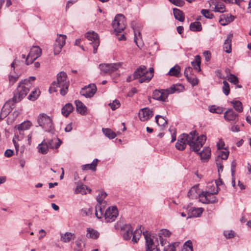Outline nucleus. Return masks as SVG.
<instances>
[{"label":"nucleus","mask_w":251,"mask_h":251,"mask_svg":"<svg viewBox=\"0 0 251 251\" xmlns=\"http://www.w3.org/2000/svg\"><path fill=\"white\" fill-rule=\"evenodd\" d=\"M134 42L136 43V45L138 47H139L140 45H138V42L141 39V33L139 32H137L135 30H134Z\"/></svg>","instance_id":"nucleus-55"},{"label":"nucleus","mask_w":251,"mask_h":251,"mask_svg":"<svg viewBox=\"0 0 251 251\" xmlns=\"http://www.w3.org/2000/svg\"><path fill=\"white\" fill-rule=\"evenodd\" d=\"M12 102L11 100L6 101L4 106L1 109L0 114L6 117L10 113L12 107L10 105V103Z\"/></svg>","instance_id":"nucleus-30"},{"label":"nucleus","mask_w":251,"mask_h":251,"mask_svg":"<svg viewBox=\"0 0 251 251\" xmlns=\"http://www.w3.org/2000/svg\"><path fill=\"white\" fill-rule=\"evenodd\" d=\"M85 37L90 42V44L93 46V53H96L100 45L98 35L94 31L88 32L86 34Z\"/></svg>","instance_id":"nucleus-11"},{"label":"nucleus","mask_w":251,"mask_h":251,"mask_svg":"<svg viewBox=\"0 0 251 251\" xmlns=\"http://www.w3.org/2000/svg\"><path fill=\"white\" fill-rule=\"evenodd\" d=\"M175 244H168L167 246L164 247L163 251H175Z\"/></svg>","instance_id":"nucleus-61"},{"label":"nucleus","mask_w":251,"mask_h":251,"mask_svg":"<svg viewBox=\"0 0 251 251\" xmlns=\"http://www.w3.org/2000/svg\"><path fill=\"white\" fill-rule=\"evenodd\" d=\"M186 78L188 81L193 86H195L198 84L199 80L198 78L194 76L193 75H191Z\"/></svg>","instance_id":"nucleus-50"},{"label":"nucleus","mask_w":251,"mask_h":251,"mask_svg":"<svg viewBox=\"0 0 251 251\" xmlns=\"http://www.w3.org/2000/svg\"><path fill=\"white\" fill-rule=\"evenodd\" d=\"M153 68L151 67L148 71L145 66L142 65L138 68L133 74V79H139L141 83L148 82L153 76Z\"/></svg>","instance_id":"nucleus-3"},{"label":"nucleus","mask_w":251,"mask_h":251,"mask_svg":"<svg viewBox=\"0 0 251 251\" xmlns=\"http://www.w3.org/2000/svg\"><path fill=\"white\" fill-rule=\"evenodd\" d=\"M234 108L237 111L241 112L243 111L242 104L238 100H233L231 101Z\"/></svg>","instance_id":"nucleus-43"},{"label":"nucleus","mask_w":251,"mask_h":251,"mask_svg":"<svg viewBox=\"0 0 251 251\" xmlns=\"http://www.w3.org/2000/svg\"><path fill=\"white\" fill-rule=\"evenodd\" d=\"M203 209L202 208H196L194 207H191L189 209V217H200L203 212Z\"/></svg>","instance_id":"nucleus-23"},{"label":"nucleus","mask_w":251,"mask_h":251,"mask_svg":"<svg viewBox=\"0 0 251 251\" xmlns=\"http://www.w3.org/2000/svg\"><path fill=\"white\" fill-rule=\"evenodd\" d=\"M228 80L230 82L235 85H236L239 82V80L238 77L235 75L229 74L227 75Z\"/></svg>","instance_id":"nucleus-48"},{"label":"nucleus","mask_w":251,"mask_h":251,"mask_svg":"<svg viewBox=\"0 0 251 251\" xmlns=\"http://www.w3.org/2000/svg\"><path fill=\"white\" fill-rule=\"evenodd\" d=\"M118 215V211L117 207L112 206L106 209L104 214V217L106 222L111 223L116 220Z\"/></svg>","instance_id":"nucleus-12"},{"label":"nucleus","mask_w":251,"mask_h":251,"mask_svg":"<svg viewBox=\"0 0 251 251\" xmlns=\"http://www.w3.org/2000/svg\"><path fill=\"white\" fill-rule=\"evenodd\" d=\"M106 196L107 194L105 192L103 191L100 192L96 198L98 203H102V202H106L105 201H104Z\"/></svg>","instance_id":"nucleus-47"},{"label":"nucleus","mask_w":251,"mask_h":251,"mask_svg":"<svg viewBox=\"0 0 251 251\" xmlns=\"http://www.w3.org/2000/svg\"><path fill=\"white\" fill-rule=\"evenodd\" d=\"M143 234L146 240V251H160L157 238L151 237L148 231L143 232Z\"/></svg>","instance_id":"nucleus-6"},{"label":"nucleus","mask_w":251,"mask_h":251,"mask_svg":"<svg viewBox=\"0 0 251 251\" xmlns=\"http://www.w3.org/2000/svg\"><path fill=\"white\" fill-rule=\"evenodd\" d=\"M39 126L45 131L52 134L54 133V126L52 118L45 113L39 115L37 118Z\"/></svg>","instance_id":"nucleus-5"},{"label":"nucleus","mask_w":251,"mask_h":251,"mask_svg":"<svg viewBox=\"0 0 251 251\" xmlns=\"http://www.w3.org/2000/svg\"><path fill=\"white\" fill-rule=\"evenodd\" d=\"M172 3L177 6H182L184 4L183 0H169Z\"/></svg>","instance_id":"nucleus-60"},{"label":"nucleus","mask_w":251,"mask_h":251,"mask_svg":"<svg viewBox=\"0 0 251 251\" xmlns=\"http://www.w3.org/2000/svg\"><path fill=\"white\" fill-rule=\"evenodd\" d=\"M75 235L71 232H66L61 236V240L64 242L68 243L70 242L72 240H74Z\"/></svg>","instance_id":"nucleus-34"},{"label":"nucleus","mask_w":251,"mask_h":251,"mask_svg":"<svg viewBox=\"0 0 251 251\" xmlns=\"http://www.w3.org/2000/svg\"><path fill=\"white\" fill-rule=\"evenodd\" d=\"M223 93L226 95V96H227L230 92V88H229V84L227 83V82L226 80H224L223 81Z\"/></svg>","instance_id":"nucleus-52"},{"label":"nucleus","mask_w":251,"mask_h":251,"mask_svg":"<svg viewBox=\"0 0 251 251\" xmlns=\"http://www.w3.org/2000/svg\"><path fill=\"white\" fill-rule=\"evenodd\" d=\"M201 14L206 18L211 19L214 17V15L207 9H202Z\"/></svg>","instance_id":"nucleus-53"},{"label":"nucleus","mask_w":251,"mask_h":251,"mask_svg":"<svg viewBox=\"0 0 251 251\" xmlns=\"http://www.w3.org/2000/svg\"><path fill=\"white\" fill-rule=\"evenodd\" d=\"M109 64H102L99 65V68L101 74L105 75L108 74Z\"/></svg>","instance_id":"nucleus-46"},{"label":"nucleus","mask_w":251,"mask_h":251,"mask_svg":"<svg viewBox=\"0 0 251 251\" xmlns=\"http://www.w3.org/2000/svg\"><path fill=\"white\" fill-rule=\"evenodd\" d=\"M203 55L205 57V60L206 61L208 62L210 61L211 58V53L209 51H205L203 52Z\"/></svg>","instance_id":"nucleus-64"},{"label":"nucleus","mask_w":251,"mask_h":251,"mask_svg":"<svg viewBox=\"0 0 251 251\" xmlns=\"http://www.w3.org/2000/svg\"><path fill=\"white\" fill-rule=\"evenodd\" d=\"M192 71V68L191 67H188L185 68L184 72V75L186 77L191 75V73Z\"/></svg>","instance_id":"nucleus-63"},{"label":"nucleus","mask_w":251,"mask_h":251,"mask_svg":"<svg viewBox=\"0 0 251 251\" xmlns=\"http://www.w3.org/2000/svg\"><path fill=\"white\" fill-rule=\"evenodd\" d=\"M190 29L193 31H200L202 29L201 23L199 22L192 23L190 25Z\"/></svg>","instance_id":"nucleus-40"},{"label":"nucleus","mask_w":251,"mask_h":251,"mask_svg":"<svg viewBox=\"0 0 251 251\" xmlns=\"http://www.w3.org/2000/svg\"><path fill=\"white\" fill-rule=\"evenodd\" d=\"M206 137L204 135L198 136L196 131H191L189 134L183 133L178 137V142L189 145L191 150L199 153L200 149L204 144Z\"/></svg>","instance_id":"nucleus-1"},{"label":"nucleus","mask_w":251,"mask_h":251,"mask_svg":"<svg viewBox=\"0 0 251 251\" xmlns=\"http://www.w3.org/2000/svg\"><path fill=\"white\" fill-rule=\"evenodd\" d=\"M174 15L175 19L180 22H183L184 20V16L183 13L180 10L177 8L173 9Z\"/></svg>","instance_id":"nucleus-33"},{"label":"nucleus","mask_w":251,"mask_h":251,"mask_svg":"<svg viewBox=\"0 0 251 251\" xmlns=\"http://www.w3.org/2000/svg\"><path fill=\"white\" fill-rule=\"evenodd\" d=\"M112 26L117 33L122 32L126 27L125 24V17L119 14L117 15L112 23Z\"/></svg>","instance_id":"nucleus-8"},{"label":"nucleus","mask_w":251,"mask_h":251,"mask_svg":"<svg viewBox=\"0 0 251 251\" xmlns=\"http://www.w3.org/2000/svg\"><path fill=\"white\" fill-rule=\"evenodd\" d=\"M76 105V109L77 111L82 115L87 114V107L80 100H76L75 101Z\"/></svg>","instance_id":"nucleus-25"},{"label":"nucleus","mask_w":251,"mask_h":251,"mask_svg":"<svg viewBox=\"0 0 251 251\" xmlns=\"http://www.w3.org/2000/svg\"><path fill=\"white\" fill-rule=\"evenodd\" d=\"M103 134L109 139H114L116 137V134L109 128H102Z\"/></svg>","instance_id":"nucleus-41"},{"label":"nucleus","mask_w":251,"mask_h":251,"mask_svg":"<svg viewBox=\"0 0 251 251\" xmlns=\"http://www.w3.org/2000/svg\"><path fill=\"white\" fill-rule=\"evenodd\" d=\"M235 17L231 14H223L221 17L219 22L223 25H226L232 22Z\"/></svg>","instance_id":"nucleus-22"},{"label":"nucleus","mask_w":251,"mask_h":251,"mask_svg":"<svg viewBox=\"0 0 251 251\" xmlns=\"http://www.w3.org/2000/svg\"><path fill=\"white\" fill-rule=\"evenodd\" d=\"M38 151L42 154H46L49 151V147L47 142L44 139L41 143L38 146Z\"/></svg>","instance_id":"nucleus-27"},{"label":"nucleus","mask_w":251,"mask_h":251,"mask_svg":"<svg viewBox=\"0 0 251 251\" xmlns=\"http://www.w3.org/2000/svg\"><path fill=\"white\" fill-rule=\"evenodd\" d=\"M107 204L106 202H102V203H97L95 207V215L98 219L104 217V211Z\"/></svg>","instance_id":"nucleus-17"},{"label":"nucleus","mask_w":251,"mask_h":251,"mask_svg":"<svg viewBox=\"0 0 251 251\" xmlns=\"http://www.w3.org/2000/svg\"><path fill=\"white\" fill-rule=\"evenodd\" d=\"M42 54V50L39 46H33L26 57L25 64L29 65L39 57Z\"/></svg>","instance_id":"nucleus-9"},{"label":"nucleus","mask_w":251,"mask_h":251,"mask_svg":"<svg viewBox=\"0 0 251 251\" xmlns=\"http://www.w3.org/2000/svg\"><path fill=\"white\" fill-rule=\"evenodd\" d=\"M31 126V123L28 121H25L22 124L16 125L15 128L19 131L20 134H24V131L25 130L28 129Z\"/></svg>","instance_id":"nucleus-20"},{"label":"nucleus","mask_w":251,"mask_h":251,"mask_svg":"<svg viewBox=\"0 0 251 251\" xmlns=\"http://www.w3.org/2000/svg\"><path fill=\"white\" fill-rule=\"evenodd\" d=\"M18 78V75H9V82L11 85H13L17 80Z\"/></svg>","instance_id":"nucleus-62"},{"label":"nucleus","mask_w":251,"mask_h":251,"mask_svg":"<svg viewBox=\"0 0 251 251\" xmlns=\"http://www.w3.org/2000/svg\"><path fill=\"white\" fill-rule=\"evenodd\" d=\"M171 234V232L166 229H162L161 230H160L159 233V236H161L162 237H169L170 236V235Z\"/></svg>","instance_id":"nucleus-58"},{"label":"nucleus","mask_w":251,"mask_h":251,"mask_svg":"<svg viewBox=\"0 0 251 251\" xmlns=\"http://www.w3.org/2000/svg\"><path fill=\"white\" fill-rule=\"evenodd\" d=\"M66 36L63 34H60L56 38L53 45L54 55L58 54L61 51L62 48L65 44Z\"/></svg>","instance_id":"nucleus-13"},{"label":"nucleus","mask_w":251,"mask_h":251,"mask_svg":"<svg viewBox=\"0 0 251 251\" xmlns=\"http://www.w3.org/2000/svg\"><path fill=\"white\" fill-rule=\"evenodd\" d=\"M219 190L214 189L213 190L210 191H203L201 193L200 196V201L203 203H213L217 202L218 200L216 197L214 196L217 194Z\"/></svg>","instance_id":"nucleus-7"},{"label":"nucleus","mask_w":251,"mask_h":251,"mask_svg":"<svg viewBox=\"0 0 251 251\" xmlns=\"http://www.w3.org/2000/svg\"><path fill=\"white\" fill-rule=\"evenodd\" d=\"M233 35L229 34L227 35L226 39L225 40L223 48L226 53H230L231 51V41Z\"/></svg>","instance_id":"nucleus-24"},{"label":"nucleus","mask_w":251,"mask_h":251,"mask_svg":"<svg viewBox=\"0 0 251 251\" xmlns=\"http://www.w3.org/2000/svg\"><path fill=\"white\" fill-rule=\"evenodd\" d=\"M57 142H54V140L50 139L47 141L48 145L50 149H57L61 144V141L59 138H56Z\"/></svg>","instance_id":"nucleus-38"},{"label":"nucleus","mask_w":251,"mask_h":251,"mask_svg":"<svg viewBox=\"0 0 251 251\" xmlns=\"http://www.w3.org/2000/svg\"><path fill=\"white\" fill-rule=\"evenodd\" d=\"M96 90V86L94 84L89 85L88 87L83 88L80 91V94L86 98H91L94 95Z\"/></svg>","instance_id":"nucleus-14"},{"label":"nucleus","mask_w":251,"mask_h":251,"mask_svg":"<svg viewBox=\"0 0 251 251\" xmlns=\"http://www.w3.org/2000/svg\"><path fill=\"white\" fill-rule=\"evenodd\" d=\"M32 84L29 81L25 79L18 86L12 99V101L18 102L21 101L27 94L31 87Z\"/></svg>","instance_id":"nucleus-4"},{"label":"nucleus","mask_w":251,"mask_h":251,"mask_svg":"<svg viewBox=\"0 0 251 251\" xmlns=\"http://www.w3.org/2000/svg\"><path fill=\"white\" fill-rule=\"evenodd\" d=\"M121 67V63H120L109 64L108 74L111 75L112 74L116 72Z\"/></svg>","instance_id":"nucleus-37"},{"label":"nucleus","mask_w":251,"mask_h":251,"mask_svg":"<svg viewBox=\"0 0 251 251\" xmlns=\"http://www.w3.org/2000/svg\"><path fill=\"white\" fill-rule=\"evenodd\" d=\"M180 67L178 65H176L170 70L169 72L167 74V75L178 77L180 73Z\"/></svg>","instance_id":"nucleus-31"},{"label":"nucleus","mask_w":251,"mask_h":251,"mask_svg":"<svg viewBox=\"0 0 251 251\" xmlns=\"http://www.w3.org/2000/svg\"><path fill=\"white\" fill-rule=\"evenodd\" d=\"M73 105L70 103H68L62 108L61 113L64 116L67 117L73 111Z\"/></svg>","instance_id":"nucleus-26"},{"label":"nucleus","mask_w":251,"mask_h":251,"mask_svg":"<svg viewBox=\"0 0 251 251\" xmlns=\"http://www.w3.org/2000/svg\"><path fill=\"white\" fill-rule=\"evenodd\" d=\"M224 235L226 239H230L234 236V232L232 230H226L224 232Z\"/></svg>","instance_id":"nucleus-56"},{"label":"nucleus","mask_w":251,"mask_h":251,"mask_svg":"<svg viewBox=\"0 0 251 251\" xmlns=\"http://www.w3.org/2000/svg\"><path fill=\"white\" fill-rule=\"evenodd\" d=\"M40 91L36 89L34 91H32L31 94L28 96V99L30 100L34 101L36 100L40 95Z\"/></svg>","instance_id":"nucleus-45"},{"label":"nucleus","mask_w":251,"mask_h":251,"mask_svg":"<svg viewBox=\"0 0 251 251\" xmlns=\"http://www.w3.org/2000/svg\"><path fill=\"white\" fill-rule=\"evenodd\" d=\"M108 105L112 110H115L120 106L121 103L119 100H115L112 102H110Z\"/></svg>","instance_id":"nucleus-49"},{"label":"nucleus","mask_w":251,"mask_h":251,"mask_svg":"<svg viewBox=\"0 0 251 251\" xmlns=\"http://www.w3.org/2000/svg\"><path fill=\"white\" fill-rule=\"evenodd\" d=\"M86 190H88L89 193H90L91 190L88 188L86 185L83 184H77L75 189V194L80 193L82 195L86 194L87 193Z\"/></svg>","instance_id":"nucleus-29"},{"label":"nucleus","mask_w":251,"mask_h":251,"mask_svg":"<svg viewBox=\"0 0 251 251\" xmlns=\"http://www.w3.org/2000/svg\"><path fill=\"white\" fill-rule=\"evenodd\" d=\"M201 195V193L199 188L198 185L192 187L188 193V197L192 199H196L198 198L200 199Z\"/></svg>","instance_id":"nucleus-18"},{"label":"nucleus","mask_w":251,"mask_h":251,"mask_svg":"<svg viewBox=\"0 0 251 251\" xmlns=\"http://www.w3.org/2000/svg\"><path fill=\"white\" fill-rule=\"evenodd\" d=\"M199 153L202 159H207L208 158H209L211 154L210 149L208 147L205 148Z\"/></svg>","instance_id":"nucleus-39"},{"label":"nucleus","mask_w":251,"mask_h":251,"mask_svg":"<svg viewBox=\"0 0 251 251\" xmlns=\"http://www.w3.org/2000/svg\"><path fill=\"white\" fill-rule=\"evenodd\" d=\"M141 227L136 229L134 232H133L132 241L134 243H137L141 236Z\"/></svg>","instance_id":"nucleus-35"},{"label":"nucleus","mask_w":251,"mask_h":251,"mask_svg":"<svg viewBox=\"0 0 251 251\" xmlns=\"http://www.w3.org/2000/svg\"><path fill=\"white\" fill-rule=\"evenodd\" d=\"M67 74L64 72H61L57 75V81L52 82L49 91L50 93L52 91H57V88H60V93L62 96L65 95L67 92L69 85V81L67 79Z\"/></svg>","instance_id":"nucleus-2"},{"label":"nucleus","mask_w":251,"mask_h":251,"mask_svg":"<svg viewBox=\"0 0 251 251\" xmlns=\"http://www.w3.org/2000/svg\"><path fill=\"white\" fill-rule=\"evenodd\" d=\"M181 251H193L192 242L190 241L185 242Z\"/></svg>","instance_id":"nucleus-51"},{"label":"nucleus","mask_w":251,"mask_h":251,"mask_svg":"<svg viewBox=\"0 0 251 251\" xmlns=\"http://www.w3.org/2000/svg\"><path fill=\"white\" fill-rule=\"evenodd\" d=\"M153 115L152 111L147 107L142 109L139 112V117L142 121H147L152 117Z\"/></svg>","instance_id":"nucleus-15"},{"label":"nucleus","mask_w":251,"mask_h":251,"mask_svg":"<svg viewBox=\"0 0 251 251\" xmlns=\"http://www.w3.org/2000/svg\"><path fill=\"white\" fill-rule=\"evenodd\" d=\"M224 118L227 121L235 122L238 121V115L233 109H228L224 113Z\"/></svg>","instance_id":"nucleus-16"},{"label":"nucleus","mask_w":251,"mask_h":251,"mask_svg":"<svg viewBox=\"0 0 251 251\" xmlns=\"http://www.w3.org/2000/svg\"><path fill=\"white\" fill-rule=\"evenodd\" d=\"M208 4L207 7H210L212 5H214L215 7L212 9V11L216 12L224 13L226 12L225 6L223 4H216L214 0H210L207 1Z\"/></svg>","instance_id":"nucleus-19"},{"label":"nucleus","mask_w":251,"mask_h":251,"mask_svg":"<svg viewBox=\"0 0 251 251\" xmlns=\"http://www.w3.org/2000/svg\"><path fill=\"white\" fill-rule=\"evenodd\" d=\"M155 121L157 124L159 126H164L167 124V121L160 115H156L155 116Z\"/></svg>","instance_id":"nucleus-44"},{"label":"nucleus","mask_w":251,"mask_h":251,"mask_svg":"<svg viewBox=\"0 0 251 251\" xmlns=\"http://www.w3.org/2000/svg\"><path fill=\"white\" fill-rule=\"evenodd\" d=\"M98 162V159H95L92 163L85 164L82 166V170H91L92 171H96V167L97 166V163Z\"/></svg>","instance_id":"nucleus-32"},{"label":"nucleus","mask_w":251,"mask_h":251,"mask_svg":"<svg viewBox=\"0 0 251 251\" xmlns=\"http://www.w3.org/2000/svg\"><path fill=\"white\" fill-rule=\"evenodd\" d=\"M124 230L123 237L126 240L130 239L133 234V228L130 225H126L122 228Z\"/></svg>","instance_id":"nucleus-21"},{"label":"nucleus","mask_w":251,"mask_h":251,"mask_svg":"<svg viewBox=\"0 0 251 251\" xmlns=\"http://www.w3.org/2000/svg\"><path fill=\"white\" fill-rule=\"evenodd\" d=\"M161 96V93L160 92V90H155L153 92V98L154 99L160 101Z\"/></svg>","instance_id":"nucleus-57"},{"label":"nucleus","mask_w":251,"mask_h":251,"mask_svg":"<svg viewBox=\"0 0 251 251\" xmlns=\"http://www.w3.org/2000/svg\"><path fill=\"white\" fill-rule=\"evenodd\" d=\"M229 151H220L218 154V157L223 160H226L228 158Z\"/></svg>","instance_id":"nucleus-54"},{"label":"nucleus","mask_w":251,"mask_h":251,"mask_svg":"<svg viewBox=\"0 0 251 251\" xmlns=\"http://www.w3.org/2000/svg\"><path fill=\"white\" fill-rule=\"evenodd\" d=\"M186 145H185V143H180L179 142L177 141L176 144V148L180 151L184 150L186 148Z\"/></svg>","instance_id":"nucleus-59"},{"label":"nucleus","mask_w":251,"mask_h":251,"mask_svg":"<svg viewBox=\"0 0 251 251\" xmlns=\"http://www.w3.org/2000/svg\"><path fill=\"white\" fill-rule=\"evenodd\" d=\"M209 111L213 113L221 114L223 112V108L221 107L211 105L208 107Z\"/></svg>","instance_id":"nucleus-42"},{"label":"nucleus","mask_w":251,"mask_h":251,"mask_svg":"<svg viewBox=\"0 0 251 251\" xmlns=\"http://www.w3.org/2000/svg\"><path fill=\"white\" fill-rule=\"evenodd\" d=\"M100 233L97 230L90 227L87 228L86 237L87 238L95 240L98 239Z\"/></svg>","instance_id":"nucleus-28"},{"label":"nucleus","mask_w":251,"mask_h":251,"mask_svg":"<svg viewBox=\"0 0 251 251\" xmlns=\"http://www.w3.org/2000/svg\"><path fill=\"white\" fill-rule=\"evenodd\" d=\"M183 89V86L182 85L180 84H174L168 89L160 90V92L161 93L160 101H165L169 94L174 93L176 92H179Z\"/></svg>","instance_id":"nucleus-10"},{"label":"nucleus","mask_w":251,"mask_h":251,"mask_svg":"<svg viewBox=\"0 0 251 251\" xmlns=\"http://www.w3.org/2000/svg\"><path fill=\"white\" fill-rule=\"evenodd\" d=\"M191 64L194 68L198 70L199 72L201 71V57L199 55H196L195 60L191 62Z\"/></svg>","instance_id":"nucleus-36"}]
</instances>
